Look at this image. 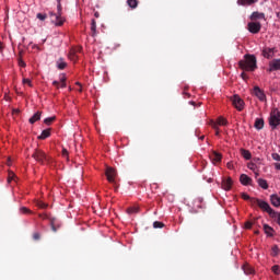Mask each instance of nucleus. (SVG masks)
I'll return each mask as SVG.
<instances>
[{"mask_svg":"<svg viewBox=\"0 0 280 280\" xmlns=\"http://www.w3.org/2000/svg\"><path fill=\"white\" fill-rule=\"evenodd\" d=\"M244 60L238 61V67L247 72H254L258 66H257V58L253 55H245Z\"/></svg>","mask_w":280,"mask_h":280,"instance_id":"1","label":"nucleus"},{"mask_svg":"<svg viewBox=\"0 0 280 280\" xmlns=\"http://www.w3.org/2000/svg\"><path fill=\"white\" fill-rule=\"evenodd\" d=\"M57 1V12H49V18L51 23L55 24V26H62L66 22V19L62 18V4L61 0H56Z\"/></svg>","mask_w":280,"mask_h":280,"instance_id":"2","label":"nucleus"},{"mask_svg":"<svg viewBox=\"0 0 280 280\" xmlns=\"http://www.w3.org/2000/svg\"><path fill=\"white\" fill-rule=\"evenodd\" d=\"M268 122L271 129H277L280 126V110L278 108H273L270 112Z\"/></svg>","mask_w":280,"mask_h":280,"instance_id":"3","label":"nucleus"},{"mask_svg":"<svg viewBox=\"0 0 280 280\" xmlns=\"http://www.w3.org/2000/svg\"><path fill=\"white\" fill-rule=\"evenodd\" d=\"M250 203L257 205L262 211L267 212L268 214L273 210L267 201L260 200L258 198L250 199Z\"/></svg>","mask_w":280,"mask_h":280,"instance_id":"4","label":"nucleus"},{"mask_svg":"<svg viewBox=\"0 0 280 280\" xmlns=\"http://www.w3.org/2000/svg\"><path fill=\"white\" fill-rule=\"evenodd\" d=\"M232 105L238 110L242 112L245 107V102L240 95H233L230 97Z\"/></svg>","mask_w":280,"mask_h":280,"instance_id":"5","label":"nucleus"},{"mask_svg":"<svg viewBox=\"0 0 280 280\" xmlns=\"http://www.w3.org/2000/svg\"><path fill=\"white\" fill-rule=\"evenodd\" d=\"M32 158L35 159L40 164H45L46 162H48L47 154L44 151L38 149L34 151V153L32 154Z\"/></svg>","mask_w":280,"mask_h":280,"instance_id":"6","label":"nucleus"},{"mask_svg":"<svg viewBox=\"0 0 280 280\" xmlns=\"http://www.w3.org/2000/svg\"><path fill=\"white\" fill-rule=\"evenodd\" d=\"M106 178L110 184L116 185V176H117V172L115 168L113 167H107L106 172H105Z\"/></svg>","mask_w":280,"mask_h":280,"instance_id":"7","label":"nucleus"},{"mask_svg":"<svg viewBox=\"0 0 280 280\" xmlns=\"http://www.w3.org/2000/svg\"><path fill=\"white\" fill-rule=\"evenodd\" d=\"M247 30L252 34H258L261 31V23H259V22H249L247 24Z\"/></svg>","mask_w":280,"mask_h":280,"instance_id":"8","label":"nucleus"},{"mask_svg":"<svg viewBox=\"0 0 280 280\" xmlns=\"http://www.w3.org/2000/svg\"><path fill=\"white\" fill-rule=\"evenodd\" d=\"M253 94L260 101L265 102L267 100V95L265 91L261 90L259 86H254Z\"/></svg>","mask_w":280,"mask_h":280,"instance_id":"9","label":"nucleus"},{"mask_svg":"<svg viewBox=\"0 0 280 280\" xmlns=\"http://www.w3.org/2000/svg\"><path fill=\"white\" fill-rule=\"evenodd\" d=\"M49 223H50L51 231L54 232H57L62 225V222L59 221L57 218L49 219Z\"/></svg>","mask_w":280,"mask_h":280,"instance_id":"10","label":"nucleus"},{"mask_svg":"<svg viewBox=\"0 0 280 280\" xmlns=\"http://www.w3.org/2000/svg\"><path fill=\"white\" fill-rule=\"evenodd\" d=\"M232 186H233V179L231 177H228V178H223L222 179V188L225 190V191H229L232 189Z\"/></svg>","mask_w":280,"mask_h":280,"instance_id":"11","label":"nucleus"},{"mask_svg":"<svg viewBox=\"0 0 280 280\" xmlns=\"http://www.w3.org/2000/svg\"><path fill=\"white\" fill-rule=\"evenodd\" d=\"M210 160L213 164L220 163L222 161V154L217 151H212L210 154Z\"/></svg>","mask_w":280,"mask_h":280,"instance_id":"12","label":"nucleus"},{"mask_svg":"<svg viewBox=\"0 0 280 280\" xmlns=\"http://www.w3.org/2000/svg\"><path fill=\"white\" fill-rule=\"evenodd\" d=\"M278 70H280V59H273L269 62V71L273 72Z\"/></svg>","mask_w":280,"mask_h":280,"instance_id":"13","label":"nucleus"},{"mask_svg":"<svg viewBox=\"0 0 280 280\" xmlns=\"http://www.w3.org/2000/svg\"><path fill=\"white\" fill-rule=\"evenodd\" d=\"M240 182H241L242 185L248 186V185L253 184V178H250L246 174H242L240 176Z\"/></svg>","mask_w":280,"mask_h":280,"instance_id":"14","label":"nucleus"},{"mask_svg":"<svg viewBox=\"0 0 280 280\" xmlns=\"http://www.w3.org/2000/svg\"><path fill=\"white\" fill-rule=\"evenodd\" d=\"M66 81H67V78L62 77V78H60V82L54 81L52 85L56 86L57 89H59V88L65 89V88H67V82Z\"/></svg>","mask_w":280,"mask_h":280,"instance_id":"15","label":"nucleus"},{"mask_svg":"<svg viewBox=\"0 0 280 280\" xmlns=\"http://www.w3.org/2000/svg\"><path fill=\"white\" fill-rule=\"evenodd\" d=\"M254 127H255L257 130H262L264 127H265V119H264V118H256V119H255Z\"/></svg>","mask_w":280,"mask_h":280,"instance_id":"16","label":"nucleus"},{"mask_svg":"<svg viewBox=\"0 0 280 280\" xmlns=\"http://www.w3.org/2000/svg\"><path fill=\"white\" fill-rule=\"evenodd\" d=\"M250 20L252 21L266 20V14L265 13H260V12H254L250 15Z\"/></svg>","mask_w":280,"mask_h":280,"instance_id":"17","label":"nucleus"},{"mask_svg":"<svg viewBox=\"0 0 280 280\" xmlns=\"http://www.w3.org/2000/svg\"><path fill=\"white\" fill-rule=\"evenodd\" d=\"M273 55H275V48H265V49L262 50V56H264L265 58H267V59L272 58Z\"/></svg>","mask_w":280,"mask_h":280,"instance_id":"18","label":"nucleus"},{"mask_svg":"<svg viewBox=\"0 0 280 280\" xmlns=\"http://www.w3.org/2000/svg\"><path fill=\"white\" fill-rule=\"evenodd\" d=\"M270 202L273 207L280 208V197L278 195H271Z\"/></svg>","mask_w":280,"mask_h":280,"instance_id":"19","label":"nucleus"},{"mask_svg":"<svg viewBox=\"0 0 280 280\" xmlns=\"http://www.w3.org/2000/svg\"><path fill=\"white\" fill-rule=\"evenodd\" d=\"M259 0H237L238 5L248 7L257 3Z\"/></svg>","mask_w":280,"mask_h":280,"instance_id":"20","label":"nucleus"},{"mask_svg":"<svg viewBox=\"0 0 280 280\" xmlns=\"http://www.w3.org/2000/svg\"><path fill=\"white\" fill-rule=\"evenodd\" d=\"M269 217L280 225V212L272 209V211L269 213Z\"/></svg>","mask_w":280,"mask_h":280,"instance_id":"21","label":"nucleus"},{"mask_svg":"<svg viewBox=\"0 0 280 280\" xmlns=\"http://www.w3.org/2000/svg\"><path fill=\"white\" fill-rule=\"evenodd\" d=\"M242 269L246 275L255 273V269L249 264L243 265Z\"/></svg>","mask_w":280,"mask_h":280,"instance_id":"22","label":"nucleus"},{"mask_svg":"<svg viewBox=\"0 0 280 280\" xmlns=\"http://www.w3.org/2000/svg\"><path fill=\"white\" fill-rule=\"evenodd\" d=\"M91 36L95 37L97 35V24L95 20L91 21Z\"/></svg>","mask_w":280,"mask_h":280,"instance_id":"23","label":"nucleus"},{"mask_svg":"<svg viewBox=\"0 0 280 280\" xmlns=\"http://www.w3.org/2000/svg\"><path fill=\"white\" fill-rule=\"evenodd\" d=\"M264 231L268 236L275 235V229L271 228L269 224H264Z\"/></svg>","mask_w":280,"mask_h":280,"instance_id":"24","label":"nucleus"},{"mask_svg":"<svg viewBox=\"0 0 280 280\" xmlns=\"http://www.w3.org/2000/svg\"><path fill=\"white\" fill-rule=\"evenodd\" d=\"M78 51H81V48L70 50L69 59L72 61H77L78 60V56H77Z\"/></svg>","mask_w":280,"mask_h":280,"instance_id":"25","label":"nucleus"},{"mask_svg":"<svg viewBox=\"0 0 280 280\" xmlns=\"http://www.w3.org/2000/svg\"><path fill=\"white\" fill-rule=\"evenodd\" d=\"M51 129H46V130H43L40 136H38L37 138L40 139V140H45L47 139L48 137H50L51 135Z\"/></svg>","mask_w":280,"mask_h":280,"instance_id":"26","label":"nucleus"},{"mask_svg":"<svg viewBox=\"0 0 280 280\" xmlns=\"http://www.w3.org/2000/svg\"><path fill=\"white\" fill-rule=\"evenodd\" d=\"M42 117V113L37 112L36 114H34L30 119V124H35L37 120H40Z\"/></svg>","mask_w":280,"mask_h":280,"instance_id":"27","label":"nucleus"},{"mask_svg":"<svg viewBox=\"0 0 280 280\" xmlns=\"http://www.w3.org/2000/svg\"><path fill=\"white\" fill-rule=\"evenodd\" d=\"M241 154L245 160H250L252 159V153L248 150L241 149Z\"/></svg>","mask_w":280,"mask_h":280,"instance_id":"28","label":"nucleus"},{"mask_svg":"<svg viewBox=\"0 0 280 280\" xmlns=\"http://www.w3.org/2000/svg\"><path fill=\"white\" fill-rule=\"evenodd\" d=\"M257 183L258 185L262 188V189H268L269 188V185H268V182L262 179V178H258L257 179Z\"/></svg>","mask_w":280,"mask_h":280,"instance_id":"29","label":"nucleus"},{"mask_svg":"<svg viewBox=\"0 0 280 280\" xmlns=\"http://www.w3.org/2000/svg\"><path fill=\"white\" fill-rule=\"evenodd\" d=\"M215 124H217L218 127L219 126H226L229 124V121L225 118H223V117H219L217 119Z\"/></svg>","mask_w":280,"mask_h":280,"instance_id":"30","label":"nucleus"},{"mask_svg":"<svg viewBox=\"0 0 280 280\" xmlns=\"http://www.w3.org/2000/svg\"><path fill=\"white\" fill-rule=\"evenodd\" d=\"M210 126L215 130V136H220V128L215 121H210Z\"/></svg>","mask_w":280,"mask_h":280,"instance_id":"31","label":"nucleus"},{"mask_svg":"<svg viewBox=\"0 0 280 280\" xmlns=\"http://www.w3.org/2000/svg\"><path fill=\"white\" fill-rule=\"evenodd\" d=\"M127 4L131 8V9H136L138 8L139 2L137 0H127Z\"/></svg>","mask_w":280,"mask_h":280,"instance_id":"32","label":"nucleus"},{"mask_svg":"<svg viewBox=\"0 0 280 280\" xmlns=\"http://www.w3.org/2000/svg\"><path fill=\"white\" fill-rule=\"evenodd\" d=\"M67 68V62H65L62 59H59L58 61V69L65 70Z\"/></svg>","mask_w":280,"mask_h":280,"instance_id":"33","label":"nucleus"},{"mask_svg":"<svg viewBox=\"0 0 280 280\" xmlns=\"http://www.w3.org/2000/svg\"><path fill=\"white\" fill-rule=\"evenodd\" d=\"M279 253H280L279 246H277V245L272 246V248H271V255H272V256H277V255H279Z\"/></svg>","mask_w":280,"mask_h":280,"instance_id":"34","label":"nucleus"},{"mask_svg":"<svg viewBox=\"0 0 280 280\" xmlns=\"http://www.w3.org/2000/svg\"><path fill=\"white\" fill-rule=\"evenodd\" d=\"M139 212V208L138 207H131L127 209V213L129 214H133V213H138Z\"/></svg>","mask_w":280,"mask_h":280,"instance_id":"35","label":"nucleus"},{"mask_svg":"<svg viewBox=\"0 0 280 280\" xmlns=\"http://www.w3.org/2000/svg\"><path fill=\"white\" fill-rule=\"evenodd\" d=\"M55 120H56V117H48L44 119V124H46L47 126H50Z\"/></svg>","mask_w":280,"mask_h":280,"instance_id":"36","label":"nucleus"},{"mask_svg":"<svg viewBox=\"0 0 280 280\" xmlns=\"http://www.w3.org/2000/svg\"><path fill=\"white\" fill-rule=\"evenodd\" d=\"M164 226H165V224L163 222H159V221L153 222L154 229H162Z\"/></svg>","mask_w":280,"mask_h":280,"instance_id":"37","label":"nucleus"},{"mask_svg":"<svg viewBox=\"0 0 280 280\" xmlns=\"http://www.w3.org/2000/svg\"><path fill=\"white\" fill-rule=\"evenodd\" d=\"M271 270L275 275H280V266L275 265L272 266Z\"/></svg>","mask_w":280,"mask_h":280,"instance_id":"38","label":"nucleus"},{"mask_svg":"<svg viewBox=\"0 0 280 280\" xmlns=\"http://www.w3.org/2000/svg\"><path fill=\"white\" fill-rule=\"evenodd\" d=\"M36 19H38V20H40V21H46L47 14L37 13V14H36Z\"/></svg>","mask_w":280,"mask_h":280,"instance_id":"39","label":"nucleus"},{"mask_svg":"<svg viewBox=\"0 0 280 280\" xmlns=\"http://www.w3.org/2000/svg\"><path fill=\"white\" fill-rule=\"evenodd\" d=\"M37 207H39V208H42V209H46V208H48V205L47 203H45V202H43V201H37Z\"/></svg>","mask_w":280,"mask_h":280,"instance_id":"40","label":"nucleus"},{"mask_svg":"<svg viewBox=\"0 0 280 280\" xmlns=\"http://www.w3.org/2000/svg\"><path fill=\"white\" fill-rule=\"evenodd\" d=\"M62 156L66 158L67 160H69V151L67 149H62L61 152Z\"/></svg>","mask_w":280,"mask_h":280,"instance_id":"41","label":"nucleus"},{"mask_svg":"<svg viewBox=\"0 0 280 280\" xmlns=\"http://www.w3.org/2000/svg\"><path fill=\"white\" fill-rule=\"evenodd\" d=\"M20 212L21 213H32V211L30 209H27L26 207L20 208Z\"/></svg>","mask_w":280,"mask_h":280,"instance_id":"42","label":"nucleus"},{"mask_svg":"<svg viewBox=\"0 0 280 280\" xmlns=\"http://www.w3.org/2000/svg\"><path fill=\"white\" fill-rule=\"evenodd\" d=\"M242 198L244 200H250V201H252V199H254V198H250V196L248 194H245V192L242 194Z\"/></svg>","mask_w":280,"mask_h":280,"instance_id":"43","label":"nucleus"},{"mask_svg":"<svg viewBox=\"0 0 280 280\" xmlns=\"http://www.w3.org/2000/svg\"><path fill=\"white\" fill-rule=\"evenodd\" d=\"M23 84H27L30 88L33 86L32 81L30 79H23Z\"/></svg>","mask_w":280,"mask_h":280,"instance_id":"44","label":"nucleus"},{"mask_svg":"<svg viewBox=\"0 0 280 280\" xmlns=\"http://www.w3.org/2000/svg\"><path fill=\"white\" fill-rule=\"evenodd\" d=\"M33 240H35V241L40 240V233H38V232L33 233Z\"/></svg>","mask_w":280,"mask_h":280,"instance_id":"45","label":"nucleus"},{"mask_svg":"<svg viewBox=\"0 0 280 280\" xmlns=\"http://www.w3.org/2000/svg\"><path fill=\"white\" fill-rule=\"evenodd\" d=\"M252 228H253V222L252 221L245 222V229H252Z\"/></svg>","mask_w":280,"mask_h":280,"instance_id":"46","label":"nucleus"},{"mask_svg":"<svg viewBox=\"0 0 280 280\" xmlns=\"http://www.w3.org/2000/svg\"><path fill=\"white\" fill-rule=\"evenodd\" d=\"M272 159L280 162V155L278 153H273Z\"/></svg>","mask_w":280,"mask_h":280,"instance_id":"47","label":"nucleus"},{"mask_svg":"<svg viewBox=\"0 0 280 280\" xmlns=\"http://www.w3.org/2000/svg\"><path fill=\"white\" fill-rule=\"evenodd\" d=\"M241 78H242L243 80H247V79H248V74L245 73V72H242V73H241Z\"/></svg>","mask_w":280,"mask_h":280,"instance_id":"48","label":"nucleus"},{"mask_svg":"<svg viewBox=\"0 0 280 280\" xmlns=\"http://www.w3.org/2000/svg\"><path fill=\"white\" fill-rule=\"evenodd\" d=\"M14 173H9L8 182H11L14 178Z\"/></svg>","mask_w":280,"mask_h":280,"instance_id":"49","label":"nucleus"},{"mask_svg":"<svg viewBox=\"0 0 280 280\" xmlns=\"http://www.w3.org/2000/svg\"><path fill=\"white\" fill-rule=\"evenodd\" d=\"M75 85L79 86V90H78L79 92H83L82 84L80 82H77Z\"/></svg>","mask_w":280,"mask_h":280,"instance_id":"50","label":"nucleus"},{"mask_svg":"<svg viewBox=\"0 0 280 280\" xmlns=\"http://www.w3.org/2000/svg\"><path fill=\"white\" fill-rule=\"evenodd\" d=\"M248 168L252 170V171H255L256 170V165L255 164H250V165H248Z\"/></svg>","mask_w":280,"mask_h":280,"instance_id":"51","label":"nucleus"},{"mask_svg":"<svg viewBox=\"0 0 280 280\" xmlns=\"http://www.w3.org/2000/svg\"><path fill=\"white\" fill-rule=\"evenodd\" d=\"M19 66H21V67H26V63H25L23 60H20V61H19Z\"/></svg>","mask_w":280,"mask_h":280,"instance_id":"52","label":"nucleus"},{"mask_svg":"<svg viewBox=\"0 0 280 280\" xmlns=\"http://www.w3.org/2000/svg\"><path fill=\"white\" fill-rule=\"evenodd\" d=\"M226 166H228L229 170H233V164L232 163H228Z\"/></svg>","mask_w":280,"mask_h":280,"instance_id":"53","label":"nucleus"},{"mask_svg":"<svg viewBox=\"0 0 280 280\" xmlns=\"http://www.w3.org/2000/svg\"><path fill=\"white\" fill-rule=\"evenodd\" d=\"M277 170H280V161H278V163L275 164Z\"/></svg>","mask_w":280,"mask_h":280,"instance_id":"54","label":"nucleus"},{"mask_svg":"<svg viewBox=\"0 0 280 280\" xmlns=\"http://www.w3.org/2000/svg\"><path fill=\"white\" fill-rule=\"evenodd\" d=\"M94 16H95V18H100V13H98V12H95V13H94Z\"/></svg>","mask_w":280,"mask_h":280,"instance_id":"55","label":"nucleus"},{"mask_svg":"<svg viewBox=\"0 0 280 280\" xmlns=\"http://www.w3.org/2000/svg\"><path fill=\"white\" fill-rule=\"evenodd\" d=\"M183 94L186 95L187 97H190V94L187 92H184Z\"/></svg>","mask_w":280,"mask_h":280,"instance_id":"56","label":"nucleus"},{"mask_svg":"<svg viewBox=\"0 0 280 280\" xmlns=\"http://www.w3.org/2000/svg\"><path fill=\"white\" fill-rule=\"evenodd\" d=\"M189 104L196 106V102H189Z\"/></svg>","mask_w":280,"mask_h":280,"instance_id":"57","label":"nucleus"},{"mask_svg":"<svg viewBox=\"0 0 280 280\" xmlns=\"http://www.w3.org/2000/svg\"><path fill=\"white\" fill-rule=\"evenodd\" d=\"M2 48H3V47H2V43L0 42V51L2 50Z\"/></svg>","mask_w":280,"mask_h":280,"instance_id":"58","label":"nucleus"},{"mask_svg":"<svg viewBox=\"0 0 280 280\" xmlns=\"http://www.w3.org/2000/svg\"><path fill=\"white\" fill-rule=\"evenodd\" d=\"M255 176L258 177V176H259V173H258V172H255Z\"/></svg>","mask_w":280,"mask_h":280,"instance_id":"59","label":"nucleus"},{"mask_svg":"<svg viewBox=\"0 0 280 280\" xmlns=\"http://www.w3.org/2000/svg\"><path fill=\"white\" fill-rule=\"evenodd\" d=\"M277 18L280 19V12L277 13Z\"/></svg>","mask_w":280,"mask_h":280,"instance_id":"60","label":"nucleus"},{"mask_svg":"<svg viewBox=\"0 0 280 280\" xmlns=\"http://www.w3.org/2000/svg\"><path fill=\"white\" fill-rule=\"evenodd\" d=\"M200 139H202V140H203V139H205V136H202Z\"/></svg>","mask_w":280,"mask_h":280,"instance_id":"61","label":"nucleus"}]
</instances>
